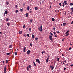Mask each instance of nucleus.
I'll return each instance as SVG.
<instances>
[{"instance_id":"4","label":"nucleus","mask_w":73,"mask_h":73,"mask_svg":"<svg viewBox=\"0 0 73 73\" xmlns=\"http://www.w3.org/2000/svg\"><path fill=\"white\" fill-rule=\"evenodd\" d=\"M40 31L41 32L43 30V29H42V26L41 25L40 26Z\"/></svg>"},{"instance_id":"60","label":"nucleus","mask_w":73,"mask_h":73,"mask_svg":"<svg viewBox=\"0 0 73 73\" xmlns=\"http://www.w3.org/2000/svg\"><path fill=\"white\" fill-rule=\"evenodd\" d=\"M43 53H43V51L42 52V54H43Z\"/></svg>"},{"instance_id":"8","label":"nucleus","mask_w":73,"mask_h":73,"mask_svg":"<svg viewBox=\"0 0 73 73\" xmlns=\"http://www.w3.org/2000/svg\"><path fill=\"white\" fill-rule=\"evenodd\" d=\"M53 66H50V68H51V70H53L54 68V67H52Z\"/></svg>"},{"instance_id":"47","label":"nucleus","mask_w":73,"mask_h":73,"mask_svg":"<svg viewBox=\"0 0 73 73\" xmlns=\"http://www.w3.org/2000/svg\"><path fill=\"white\" fill-rule=\"evenodd\" d=\"M70 66L71 67L73 66V64H71V65H70Z\"/></svg>"},{"instance_id":"55","label":"nucleus","mask_w":73,"mask_h":73,"mask_svg":"<svg viewBox=\"0 0 73 73\" xmlns=\"http://www.w3.org/2000/svg\"><path fill=\"white\" fill-rule=\"evenodd\" d=\"M62 3L63 5H65L64 2L63 3Z\"/></svg>"},{"instance_id":"28","label":"nucleus","mask_w":73,"mask_h":73,"mask_svg":"<svg viewBox=\"0 0 73 73\" xmlns=\"http://www.w3.org/2000/svg\"><path fill=\"white\" fill-rule=\"evenodd\" d=\"M59 6H60V7H61V3H59Z\"/></svg>"},{"instance_id":"25","label":"nucleus","mask_w":73,"mask_h":73,"mask_svg":"<svg viewBox=\"0 0 73 73\" xmlns=\"http://www.w3.org/2000/svg\"><path fill=\"white\" fill-rule=\"evenodd\" d=\"M12 47V45H11L9 46V48H11Z\"/></svg>"},{"instance_id":"23","label":"nucleus","mask_w":73,"mask_h":73,"mask_svg":"<svg viewBox=\"0 0 73 73\" xmlns=\"http://www.w3.org/2000/svg\"><path fill=\"white\" fill-rule=\"evenodd\" d=\"M27 36L28 37H30L29 35V34H27Z\"/></svg>"},{"instance_id":"32","label":"nucleus","mask_w":73,"mask_h":73,"mask_svg":"<svg viewBox=\"0 0 73 73\" xmlns=\"http://www.w3.org/2000/svg\"><path fill=\"white\" fill-rule=\"evenodd\" d=\"M71 10H72V11L73 12V7H72L71 8Z\"/></svg>"},{"instance_id":"54","label":"nucleus","mask_w":73,"mask_h":73,"mask_svg":"<svg viewBox=\"0 0 73 73\" xmlns=\"http://www.w3.org/2000/svg\"><path fill=\"white\" fill-rule=\"evenodd\" d=\"M3 64H4V60H3Z\"/></svg>"},{"instance_id":"17","label":"nucleus","mask_w":73,"mask_h":73,"mask_svg":"<svg viewBox=\"0 0 73 73\" xmlns=\"http://www.w3.org/2000/svg\"><path fill=\"white\" fill-rule=\"evenodd\" d=\"M11 54V53H7V55H10V54Z\"/></svg>"},{"instance_id":"58","label":"nucleus","mask_w":73,"mask_h":73,"mask_svg":"<svg viewBox=\"0 0 73 73\" xmlns=\"http://www.w3.org/2000/svg\"><path fill=\"white\" fill-rule=\"evenodd\" d=\"M38 30L39 31H40V27L38 28Z\"/></svg>"},{"instance_id":"31","label":"nucleus","mask_w":73,"mask_h":73,"mask_svg":"<svg viewBox=\"0 0 73 73\" xmlns=\"http://www.w3.org/2000/svg\"><path fill=\"white\" fill-rule=\"evenodd\" d=\"M57 60L58 61L60 60V58H57Z\"/></svg>"},{"instance_id":"35","label":"nucleus","mask_w":73,"mask_h":73,"mask_svg":"<svg viewBox=\"0 0 73 73\" xmlns=\"http://www.w3.org/2000/svg\"><path fill=\"white\" fill-rule=\"evenodd\" d=\"M55 29L54 27V26L53 27V30H55Z\"/></svg>"},{"instance_id":"44","label":"nucleus","mask_w":73,"mask_h":73,"mask_svg":"<svg viewBox=\"0 0 73 73\" xmlns=\"http://www.w3.org/2000/svg\"><path fill=\"white\" fill-rule=\"evenodd\" d=\"M69 35V33H67L66 35V36H68V35Z\"/></svg>"},{"instance_id":"36","label":"nucleus","mask_w":73,"mask_h":73,"mask_svg":"<svg viewBox=\"0 0 73 73\" xmlns=\"http://www.w3.org/2000/svg\"><path fill=\"white\" fill-rule=\"evenodd\" d=\"M7 25H8V26H10V24L7 23Z\"/></svg>"},{"instance_id":"63","label":"nucleus","mask_w":73,"mask_h":73,"mask_svg":"<svg viewBox=\"0 0 73 73\" xmlns=\"http://www.w3.org/2000/svg\"><path fill=\"white\" fill-rule=\"evenodd\" d=\"M62 56H64V55L63 54H62Z\"/></svg>"},{"instance_id":"24","label":"nucleus","mask_w":73,"mask_h":73,"mask_svg":"<svg viewBox=\"0 0 73 73\" xmlns=\"http://www.w3.org/2000/svg\"><path fill=\"white\" fill-rule=\"evenodd\" d=\"M38 38L36 37L35 38V40L36 41V40H38Z\"/></svg>"},{"instance_id":"19","label":"nucleus","mask_w":73,"mask_h":73,"mask_svg":"<svg viewBox=\"0 0 73 73\" xmlns=\"http://www.w3.org/2000/svg\"><path fill=\"white\" fill-rule=\"evenodd\" d=\"M15 56L17 55V52H15Z\"/></svg>"},{"instance_id":"1","label":"nucleus","mask_w":73,"mask_h":73,"mask_svg":"<svg viewBox=\"0 0 73 73\" xmlns=\"http://www.w3.org/2000/svg\"><path fill=\"white\" fill-rule=\"evenodd\" d=\"M6 68H7V67H6V66H5V67H4V73H6Z\"/></svg>"},{"instance_id":"9","label":"nucleus","mask_w":73,"mask_h":73,"mask_svg":"<svg viewBox=\"0 0 73 73\" xmlns=\"http://www.w3.org/2000/svg\"><path fill=\"white\" fill-rule=\"evenodd\" d=\"M67 1H64V3L65 4V5H67Z\"/></svg>"},{"instance_id":"11","label":"nucleus","mask_w":73,"mask_h":73,"mask_svg":"<svg viewBox=\"0 0 73 73\" xmlns=\"http://www.w3.org/2000/svg\"><path fill=\"white\" fill-rule=\"evenodd\" d=\"M66 23H63V26H65L66 25Z\"/></svg>"},{"instance_id":"20","label":"nucleus","mask_w":73,"mask_h":73,"mask_svg":"<svg viewBox=\"0 0 73 73\" xmlns=\"http://www.w3.org/2000/svg\"><path fill=\"white\" fill-rule=\"evenodd\" d=\"M6 4L7 5H9V3L8 2V1H6Z\"/></svg>"},{"instance_id":"3","label":"nucleus","mask_w":73,"mask_h":73,"mask_svg":"<svg viewBox=\"0 0 73 73\" xmlns=\"http://www.w3.org/2000/svg\"><path fill=\"white\" fill-rule=\"evenodd\" d=\"M49 38H50V40H52V36L51 35L49 36Z\"/></svg>"},{"instance_id":"52","label":"nucleus","mask_w":73,"mask_h":73,"mask_svg":"<svg viewBox=\"0 0 73 73\" xmlns=\"http://www.w3.org/2000/svg\"><path fill=\"white\" fill-rule=\"evenodd\" d=\"M66 68H64V70H65L66 69Z\"/></svg>"},{"instance_id":"39","label":"nucleus","mask_w":73,"mask_h":73,"mask_svg":"<svg viewBox=\"0 0 73 73\" xmlns=\"http://www.w3.org/2000/svg\"><path fill=\"white\" fill-rule=\"evenodd\" d=\"M73 23V20L71 22V24H72Z\"/></svg>"},{"instance_id":"45","label":"nucleus","mask_w":73,"mask_h":73,"mask_svg":"<svg viewBox=\"0 0 73 73\" xmlns=\"http://www.w3.org/2000/svg\"><path fill=\"white\" fill-rule=\"evenodd\" d=\"M18 12V10H17L16 11V13H17Z\"/></svg>"},{"instance_id":"38","label":"nucleus","mask_w":73,"mask_h":73,"mask_svg":"<svg viewBox=\"0 0 73 73\" xmlns=\"http://www.w3.org/2000/svg\"><path fill=\"white\" fill-rule=\"evenodd\" d=\"M30 46H32V43H30Z\"/></svg>"},{"instance_id":"7","label":"nucleus","mask_w":73,"mask_h":73,"mask_svg":"<svg viewBox=\"0 0 73 73\" xmlns=\"http://www.w3.org/2000/svg\"><path fill=\"white\" fill-rule=\"evenodd\" d=\"M35 35L33 34L32 35V38L33 39H34L35 38Z\"/></svg>"},{"instance_id":"57","label":"nucleus","mask_w":73,"mask_h":73,"mask_svg":"<svg viewBox=\"0 0 73 73\" xmlns=\"http://www.w3.org/2000/svg\"><path fill=\"white\" fill-rule=\"evenodd\" d=\"M50 35H53V34L52 33H51Z\"/></svg>"},{"instance_id":"10","label":"nucleus","mask_w":73,"mask_h":73,"mask_svg":"<svg viewBox=\"0 0 73 73\" xmlns=\"http://www.w3.org/2000/svg\"><path fill=\"white\" fill-rule=\"evenodd\" d=\"M26 49V47H24V48H23V52H25Z\"/></svg>"},{"instance_id":"62","label":"nucleus","mask_w":73,"mask_h":73,"mask_svg":"<svg viewBox=\"0 0 73 73\" xmlns=\"http://www.w3.org/2000/svg\"><path fill=\"white\" fill-rule=\"evenodd\" d=\"M63 64L64 65H65V63H64V62H63Z\"/></svg>"},{"instance_id":"33","label":"nucleus","mask_w":73,"mask_h":73,"mask_svg":"<svg viewBox=\"0 0 73 73\" xmlns=\"http://www.w3.org/2000/svg\"><path fill=\"white\" fill-rule=\"evenodd\" d=\"M53 33H54V35H56V33L55 32H53Z\"/></svg>"},{"instance_id":"40","label":"nucleus","mask_w":73,"mask_h":73,"mask_svg":"<svg viewBox=\"0 0 73 73\" xmlns=\"http://www.w3.org/2000/svg\"><path fill=\"white\" fill-rule=\"evenodd\" d=\"M25 27V25H24V26H23V28H24Z\"/></svg>"},{"instance_id":"14","label":"nucleus","mask_w":73,"mask_h":73,"mask_svg":"<svg viewBox=\"0 0 73 73\" xmlns=\"http://www.w3.org/2000/svg\"><path fill=\"white\" fill-rule=\"evenodd\" d=\"M69 32V30H68L65 33V34H68V33Z\"/></svg>"},{"instance_id":"18","label":"nucleus","mask_w":73,"mask_h":73,"mask_svg":"<svg viewBox=\"0 0 73 73\" xmlns=\"http://www.w3.org/2000/svg\"><path fill=\"white\" fill-rule=\"evenodd\" d=\"M70 6H72L73 5V3H70Z\"/></svg>"},{"instance_id":"2","label":"nucleus","mask_w":73,"mask_h":73,"mask_svg":"<svg viewBox=\"0 0 73 73\" xmlns=\"http://www.w3.org/2000/svg\"><path fill=\"white\" fill-rule=\"evenodd\" d=\"M36 62H37L40 64V62L38 59H36Z\"/></svg>"},{"instance_id":"30","label":"nucleus","mask_w":73,"mask_h":73,"mask_svg":"<svg viewBox=\"0 0 73 73\" xmlns=\"http://www.w3.org/2000/svg\"><path fill=\"white\" fill-rule=\"evenodd\" d=\"M8 60H6V64H7V63H8Z\"/></svg>"},{"instance_id":"26","label":"nucleus","mask_w":73,"mask_h":73,"mask_svg":"<svg viewBox=\"0 0 73 73\" xmlns=\"http://www.w3.org/2000/svg\"><path fill=\"white\" fill-rule=\"evenodd\" d=\"M6 21H9L8 19L7 18H6Z\"/></svg>"},{"instance_id":"16","label":"nucleus","mask_w":73,"mask_h":73,"mask_svg":"<svg viewBox=\"0 0 73 73\" xmlns=\"http://www.w3.org/2000/svg\"><path fill=\"white\" fill-rule=\"evenodd\" d=\"M52 21H54L55 20L53 18H52Z\"/></svg>"},{"instance_id":"34","label":"nucleus","mask_w":73,"mask_h":73,"mask_svg":"<svg viewBox=\"0 0 73 73\" xmlns=\"http://www.w3.org/2000/svg\"><path fill=\"white\" fill-rule=\"evenodd\" d=\"M33 22V21L32 19H31L30 20V22L31 23H32Z\"/></svg>"},{"instance_id":"50","label":"nucleus","mask_w":73,"mask_h":73,"mask_svg":"<svg viewBox=\"0 0 73 73\" xmlns=\"http://www.w3.org/2000/svg\"><path fill=\"white\" fill-rule=\"evenodd\" d=\"M42 52H43V53H45V51H42Z\"/></svg>"},{"instance_id":"61","label":"nucleus","mask_w":73,"mask_h":73,"mask_svg":"<svg viewBox=\"0 0 73 73\" xmlns=\"http://www.w3.org/2000/svg\"><path fill=\"white\" fill-rule=\"evenodd\" d=\"M62 41H64V39H62Z\"/></svg>"},{"instance_id":"49","label":"nucleus","mask_w":73,"mask_h":73,"mask_svg":"<svg viewBox=\"0 0 73 73\" xmlns=\"http://www.w3.org/2000/svg\"><path fill=\"white\" fill-rule=\"evenodd\" d=\"M64 62H65L66 63L67 62H66V60H64Z\"/></svg>"},{"instance_id":"41","label":"nucleus","mask_w":73,"mask_h":73,"mask_svg":"<svg viewBox=\"0 0 73 73\" xmlns=\"http://www.w3.org/2000/svg\"><path fill=\"white\" fill-rule=\"evenodd\" d=\"M34 65L35 66H36V64L35 63H34Z\"/></svg>"},{"instance_id":"56","label":"nucleus","mask_w":73,"mask_h":73,"mask_svg":"<svg viewBox=\"0 0 73 73\" xmlns=\"http://www.w3.org/2000/svg\"><path fill=\"white\" fill-rule=\"evenodd\" d=\"M25 3L23 4V7H25Z\"/></svg>"},{"instance_id":"29","label":"nucleus","mask_w":73,"mask_h":73,"mask_svg":"<svg viewBox=\"0 0 73 73\" xmlns=\"http://www.w3.org/2000/svg\"><path fill=\"white\" fill-rule=\"evenodd\" d=\"M20 11L21 12H23V9H20Z\"/></svg>"},{"instance_id":"64","label":"nucleus","mask_w":73,"mask_h":73,"mask_svg":"<svg viewBox=\"0 0 73 73\" xmlns=\"http://www.w3.org/2000/svg\"><path fill=\"white\" fill-rule=\"evenodd\" d=\"M64 5H63V7H64Z\"/></svg>"},{"instance_id":"21","label":"nucleus","mask_w":73,"mask_h":73,"mask_svg":"<svg viewBox=\"0 0 73 73\" xmlns=\"http://www.w3.org/2000/svg\"><path fill=\"white\" fill-rule=\"evenodd\" d=\"M26 16V17H28V13H27L25 14Z\"/></svg>"},{"instance_id":"37","label":"nucleus","mask_w":73,"mask_h":73,"mask_svg":"<svg viewBox=\"0 0 73 73\" xmlns=\"http://www.w3.org/2000/svg\"><path fill=\"white\" fill-rule=\"evenodd\" d=\"M27 70H29L28 67H27Z\"/></svg>"},{"instance_id":"53","label":"nucleus","mask_w":73,"mask_h":73,"mask_svg":"<svg viewBox=\"0 0 73 73\" xmlns=\"http://www.w3.org/2000/svg\"><path fill=\"white\" fill-rule=\"evenodd\" d=\"M56 61H54V64H55L56 63Z\"/></svg>"},{"instance_id":"6","label":"nucleus","mask_w":73,"mask_h":73,"mask_svg":"<svg viewBox=\"0 0 73 73\" xmlns=\"http://www.w3.org/2000/svg\"><path fill=\"white\" fill-rule=\"evenodd\" d=\"M49 56H48V58H47V59H46V63H47V62H48V60L49 59Z\"/></svg>"},{"instance_id":"59","label":"nucleus","mask_w":73,"mask_h":73,"mask_svg":"<svg viewBox=\"0 0 73 73\" xmlns=\"http://www.w3.org/2000/svg\"><path fill=\"white\" fill-rule=\"evenodd\" d=\"M59 12V10H58V13Z\"/></svg>"},{"instance_id":"12","label":"nucleus","mask_w":73,"mask_h":73,"mask_svg":"<svg viewBox=\"0 0 73 73\" xmlns=\"http://www.w3.org/2000/svg\"><path fill=\"white\" fill-rule=\"evenodd\" d=\"M23 32L22 31H20L19 33L20 34H21L22 33V32Z\"/></svg>"},{"instance_id":"42","label":"nucleus","mask_w":73,"mask_h":73,"mask_svg":"<svg viewBox=\"0 0 73 73\" xmlns=\"http://www.w3.org/2000/svg\"><path fill=\"white\" fill-rule=\"evenodd\" d=\"M17 7H18L17 5H15V8H17Z\"/></svg>"},{"instance_id":"48","label":"nucleus","mask_w":73,"mask_h":73,"mask_svg":"<svg viewBox=\"0 0 73 73\" xmlns=\"http://www.w3.org/2000/svg\"><path fill=\"white\" fill-rule=\"evenodd\" d=\"M54 36H55V37H57V35H55Z\"/></svg>"},{"instance_id":"5","label":"nucleus","mask_w":73,"mask_h":73,"mask_svg":"<svg viewBox=\"0 0 73 73\" xmlns=\"http://www.w3.org/2000/svg\"><path fill=\"white\" fill-rule=\"evenodd\" d=\"M30 51L29 50H28L27 52V54H28L29 55L30 54Z\"/></svg>"},{"instance_id":"43","label":"nucleus","mask_w":73,"mask_h":73,"mask_svg":"<svg viewBox=\"0 0 73 73\" xmlns=\"http://www.w3.org/2000/svg\"><path fill=\"white\" fill-rule=\"evenodd\" d=\"M29 30L30 31H31V29L30 28L29 29Z\"/></svg>"},{"instance_id":"22","label":"nucleus","mask_w":73,"mask_h":73,"mask_svg":"<svg viewBox=\"0 0 73 73\" xmlns=\"http://www.w3.org/2000/svg\"><path fill=\"white\" fill-rule=\"evenodd\" d=\"M27 10H29V6H28L27 7Z\"/></svg>"},{"instance_id":"51","label":"nucleus","mask_w":73,"mask_h":73,"mask_svg":"<svg viewBox=\"0 0 73 73\" xmlns=\"http://www.w3.org/2000/svg\"><path fill=\"white\" fill-rule=\"evenodd\" d=\"M56 33H59V31H57V32H56Z\"/></svg>"},{"instance_id":"15","label":"nucleus","mask_w":73,"mask_h":73,"mask_svg":"<svg viewBox=\"0 0 73 73\" xmlns=\"http://www.w3.org/2000/svg\"><path fill=\"white\" fill-rule=\"evenodd\" d=\"M5 14H7V13H8L7 11H5Z\"/></svg>"},{"instance_id":"46","label":"nucleus","mask_w":73,"mask_h":73,"mask_svg":"<svg viewBox=\"0 0 73 73\" xmlns=\"http://www.w3.org/2000/svg\"><path fill=\"white\" fill-rule=\"evenodd\" d=\"M72 48L71 47H70L69 48V50H70Z\"/></svg>"},{"instance_id":"13","label":"nucleus","mask_w":73,"mask_h":73,"mask_svg":"<svg viewBox=\"0 0 73 73\" xmlns=\"http://www.w3.org/2000/svg\"><path fill=\"white\" fill-rule=\"evenodd\" d=\"M35 10L37 11L38 10V8L36 7H35Z\"/></svg>"},{"instance_id":"27","label":"nucleus","mask_w":73,"mask_h":73,"mask_svg":"<svg viewBox=\"0 0 73 73\" xmlns=\"http://www.w3.org/2000/svg\"><path fill=\"white\" fill-rule=\"evenodd\" d=\"M29 68H31V65H29Z\"/></svg>"}]
</instances>
